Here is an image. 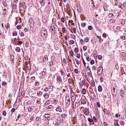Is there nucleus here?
<instances>
[{
  "instance_id": "f257e3e1",
  "label": "nucleus",
  "mask_w": 126,
  "mask_h": 126,
  "mask_svg": "<svg viewBox=\"0 0 126 126\" xmlns=\"http://www.w3.org/2000/svg\"><path fill=\"white\" fill-rule=\"evenodd\" d=\"M41 33L42 36H44V35H47V30L44 28H42L41 31Z\"/></svg>"
},
{
  "instance_id": "f03ea898",
  "label": "nucleus",
  "mask_w": 126,
  "mask_h": 126,
  "mask_svg": "<svg viewBox=\"0 0 126 126\" xmlns=\"http://www.w3.org/2000/svg\"><path fill=\"white\" fill-rule=\"evenodd\" d=\"M71 91L72 92H71L70 94L71 100L72 102H74L76 100V96L75 95L74 92L72 90Z\"/></svg>"
},
{
  "instance_id": "7ed1b4c3",
  "label": "nucleus",
  "mask_w": 126,
  "mask_h": 126,
  "mask_svg": "<svg viewBox=\"0 0 126 126\" xmlns=\"http://www.w3.org/2000/svg\"><path fill=\"white\" fill-rule=\"evenodd\" d=\"M21 6L22 8V9L24 10V12H25V9H26V5L25 3V2H23L21 3L19 5V8L21 7Z\"/></svg>"
},
{
  "instance_id": "20e7f679",
  "label": "nucleus",
  "mask_w": 126,
  "mask_h": 126,
  "mask_svg": "<svg viewBox=\"0 0 126 126\" xmlns=\"http://www.w3.org/2000/svg\"><path fill=\"white\" fill-rule=\"evenodd\" d=\"M103 71L102 67H99L98 69L97 74L99 76L101 75Z\"/></svg>"
},
{
  "instance_id": "39448f33",
  "label": "nucleus",
  "mask_w": 126,
  "mask_h": 126,
  "mask_svg": "<svg viewBox=\"0 0 126 126\" xmlns=\"http://www.w3.org/2000/svg\"><path fill=\"white\" fill-rule=\"evenodd\" d=\"M50 31H51L52 34H55V30L54 29V27L53 26L51 25L50 29Z\"/></svg>"
},
{
  "instance_id": "423d86ee",
  "label": "nucleus",
  "mask_w": 126,
  "mask_h": 126,
  "mask_svg": "<svg viewBox=\"0 0 126 126\" xmlns=\"http://www.w3.org/2000/svg\"><path fill=\"white\" fill-rule=\"evenodd\" d=\"M112 94L113 96L115 97L117 94V92L115 91V89L113 88L112 89Z\"/></svg>"
},
{
  "instance_id": "0eeeda50",
  "label": "nucleus",
  "mask_w": 126,
  "mask_h": 126,
  "mask_svg": "<svg viewBox=\"0 0 126 126\" xmlns=\"http://www.w3.org/2000/svg\"><path fill=\"white\" fill-rule=\"evenodd\" d=\"M45 118H46L45 119V121H49L50 119L49 115V114H46L44 115Z\"/></svg>"
},
{
  "instance_id": "6e6552de",
  "label": "nucleus",
  "mask_w": 126,
  "mask_h": 126,
  "mask_svg": "<svg viewBox=\"0 0 126 126\" xmlns=\"http://www.w3.org/2000/svg\"><path fill=\"white\" fill-rule=\"evenodd\" d=\"M65 101L66 102V107H68L69 106L70 104V100L69 98H68V99L67 100H66Z\"/></svg>"
},
{
  "instance_id": "1a4fd4ad",
  "label": "nucleus",
  "mask_w": 126,
  "mask_h": 126,
  "mask_svg": "<svg viewBox=\"0 0 126 126\" xmlns=\"http://www.w3.org/2000/svg\"><path fill=\"white\" fill-rule=\"evenodd\" d=\"M57 80L59 82L61 83H62V82L61 77L59 76L57 77Z\"/></svg>"
},
{
  "instance_id": "9d476101",
  "label": "nucleus",
  "mask_w": 126,
  "mask_h": 126,
  "mask_svg": "<svg viewBox=\"0 0 126 126\" xmlns=\"http://www.w3.org/2000/svg\"><path fill=\"white\" fill-rule=\"evenodd\" d=\"M1 2L2 3L3 5L4 6L6 7H7V4L6 3V0H0Z\"/></svg>"
},
{
  "instance_id": "9b49d317",
  "label": "nucleus",
  "mask_w": 126,
  "mask_h": 126,
  "mask_svg": "<svg viewBox=\"0 0 126 126\" xmlns=\"http://www.w3.org/2000/svg\"><path fill=\"white\" fill-rule=\"evenodd\" d=\"M48 60V57L47 55H45L43 60V62L44 63H45Z\"/></svg>"
},
{
  "instance_id": "f8f14e48",
  "label": "nucleus",
  "mask_w": 126,
  "mask_h": 126,
  "mask_svg": "<svg viewBox=\"0 0 126 126\" xmlns=\"http://www.w3.org/2000/svg\"><path fill=\"white\" fill-rule=\"evenodd\" d=\"M83 112L84 113L85 115H87L89 113V110L88 109H85L84 110Z\"/></svg>"
},
{
  "instance_id": "ddd939ff",
  "label": "nucleus",
  "mask_w": 126,
  "mask_h": 126,
  "mask_svg": "<svg viewBox=\"0 0 126 126\" xmlns=\"http://www.w3.org/2000/svg\"><path fill=\"white\" fill-rule=\"evenodd\" d=\"M120 94L121 96L124 97V92L122 90H121L120 92Z\"/></svg>"
},
{
  "instance_id": "4468645a",
  "label": "nucleus",
  "mask_w": 126,
  "mask_h": 126,
  "mask_svg": "<svg viewBox=\"0 0 126 126\" xmlns=\"http://www.w3.org/2000/svg\"><path fill=\"white\" fill-rule=\"evenodd\" d=\"M10 57L11 60L12 61V63H13V62L14 61V56L12 55H11Z\"/></svg>"
},
{
  "instance_id": "2eb2a0df",
  "label": "nucleus",
  "mask_w": 126,
  "mask_h": 126,
  "mask_svg": "<svg viewBox=\"0 0 126 126\" xmlns=\"http://www.w3.org/2000/svg\"><path fill=\"white\" fill-rule=\"evenodd\" d=\"M56 111H59L60 112H61L62 111L61 109V108L59 106L56 109Z\"/></svg>"
},
{
  "instance_id": "dca6fc26",
  "label": "nucleus",
  "mask_w": 126,
  "mask_h": 126,
  "mask_svg": "<svg viewBox=\"0 0 126 126\" xmlns=\"http://www.w3.org/2000/svg\"><path fill=\"white\" fill-rule=\"evenodd\" d=\"M102 90V86L101 85H99L98 86V91L99 92H101Z\"/></svg>"
},
{
  "instance_id": "f3484780",
  "label": "nucleus",
  "mask_w": 126,
  "mask_h": 126,
  "mask_svg": "<svg viewBox=\"0 0 126 126\" xmlns=\"http://www.w3.org/2000/svg\"><path fill=\"white\" fill-rule=\"evenodd\" d=\"M34 108L32 107H30L28 108V111L30 112L33 110Z\"/></svg>"
},
{
  "instance_id": "a211bd4d",
  "label": "nucleus",
  "mask_w": 126,
  "mask_h": 126,
  "mask_svg": "<svg viewBox=\"0 0 126 126\" xmlns=\"http://www.w3.org/2000/svg\"><path fill=\"white\" fill-rule=\"evenodd\" d=\"M92 80H91L92 86L94 87L95 86V84L94 82V79L93 77L92 78Z\"/></svg>"
},
{
  "instance_id": "6ab92c4d",
  "label": "nucleus",
  "mask_w": 126,
  "mask_h": 126,
  "mask_svg": "<svg viewBox=\"0 0 126 126\" xmlns=\"http://www.w3.org/2000/svg\"><path fill=\"white\" fill-rule=\"evenodd\" d=\"M45 1L44 0H41L40 3L42 6H44L45 5Z\"/></svg>"
},
{
  "instance_id": "aec40b11",
  "label": "nucleus",
  "mask_w": 126,
  "mask_h": 126,
  "mask_svg": "<svg viewBox=\"0 0 126 126\" xmlns=\"http://www.w3.org/2000/svg\"><path fill=\"white\" fill-rule=\"evenodd\" d=\"M51 101L52 103L54 104L58 102V101L56 99H54L53 100H52Z\"/></svg>"
},
{
  "instance_id": "412c9836",
  "label": "nucleus",
  "mask_w": 126,
  "mask_h": 126,
  "mask_svg": "<svg viewBox=\"0 0 126 126\" xmlns=\"http://www.w3.org/2000/svg\"><path fill=\"white\" fill-rule=\"evenodd\" d=\"M53 107V106L51 105H50L48 107H46L45 108L46 110H48L52 109Z\"/></svg>"
},
{
  "instance_id": "4be33fe9",
  "label": "nucleus",
  "mask_w": 126,
  "mask_h": 126,
  "mask_svg": "<svg viewBox=\"0 0 126 126\" xmlns=\"http://www.w3.org/2000/svg\"><path fill=\"white\" fill-rule=\"evenodd\" d=\"M57 120L59 121L60 123H61L63 122V120L62 119H61L60 118H58L57 119Z\"/></svg>"
},
{
  "instance_id": "5701e85b",
  "label": "nucleus",
  "mask_w": 126,
  "mask_h": 126,
  "mask_svg": "<svg viewBox=\"0 0 126 126\" xmlns=\"http://www.w3.org/2000/svg\"><path fill=\"white\" fill-rule=\"evenodd\" d=\"M43 71H42L40 73V74L41 75H45L46 74V72L44 71V69H43Z\"/></svg>"
},
{
  "instance_id": "b1692460",
  "label": "nucleus",
  "mask_w": 126,
  "mask_h": 126,
  "mask_svg": "<svg viewBox=\"0 0 126 126\" xmlns=\"http://www.w3.org/2000/svg\"><path fill=\"white\" fill-rule=\"evenodd\" d=\"M82 94H86V91L85 89H82Z\"/></svg>"
},
{
  "instance_id": "393cba45",
  "label": "nucleus",
  "mask_w": 126,
  "mask_h": 126,
  "mask_svg": "<svg viewBox=\"0 0 126 126\" xmlns=\"http://www.w3.org/2000/svg\"><path fill=\"white\" fill-rule=\"evenodd\" d=\"M54 61H51L49 63V66L51 67H52V66L54 65L53 63Z\"/></svg>"
},
{
  "instance_id": "a878e982",
  "label": "nucleus",
  "mask_w": 126,
  "mask_h": 126,
  "mask_svg": "<svg viewBox=\"0 0 126 126\" xmlns=\"http://www.w3.org/2000/svg\"><path fill=\"white\" fill-rule=\"evenodd\" d=\"M16 52H19L20 51V48L18 47H17L16 48Z\"/></svg>"
},
{
  "instance_id": "bb28decb",
  "label": "nucleus",
  "mask_w": 126,
  "mask_h": 126,
  "mask_svg": "<svg viewBox=\"0 0 126 126\" xmlns=\"http://www.w3.org/2000/svg\"><path fill=\"white\" fill-rule=\"evenodd\" d=\"M88 74L89 76L90 77H92V78L93 77L92 74L91 72V71H90L89 72H88Z\"/></svg>"
},
{
  "instance_id": "cd10ccee",
  "label": "nucleus",
  "mask_w": 126,
  "mask_h": 126,
  "mask_svg": "<svg viewBox=\"0 0 126 126\" xmlns=\"http://www.w3.org/2000/svg\"><path fill=\"white\" fill-rule=\"evenodd\" d=\"M6 9H3V12L2 13V14L4 15H6Z\"/></svg>"
},
{
  "instance_id": "c85d7f7f",
  "label": "nucleus",
  "mask_w": 126,
  "mask_h": 126,
  "mask_svg": "<svg viewBox=\"0 0 126 126\" xmlns=\"http://www.w3.org/2000/svg\"><path fill=\"white\" fill-rule=\"evenodd\" d=\"M119 123L120 125L122 126H124L125 124V123L123 121H120L119 122Z\"/></svg>"
},
{
  "instance_id": "c756f323",
  "label": "nucleus",
  "mask_w": 126,
  "mask_h": 126,
  "mask_svg": "<svg viewBox=\"0 0 126 126\" xmlns=\"http://www.w3.org/2000/svg\"><path fill=\"white\" fill-rule=\"evenodd\" d=\"M115 20L113 19H111L110 20V23H112L114 22Z\"/></svg>"
},
{
  "instance_id": "7c9ffc66",
  "label": "nucleus",
  "mask_w": 126,
  "mask_h": 126,
  "mask_svg": "<svg viewBox=\"0 0 126 126\" xmlns=\"http://www.w3.org/2000/svg\"><path fill=\"white\" fill-rule=\"evenodd\" d=\"M44 97L45 98H47L48 97V95L47 93H46L44 95Z\"/></svg>"
},
{
  "instance_id": "2f4dec72",
  "label": "nucleus",
  "mask_w": 126,
  "mask_h": 126,
  "mask_svg": "<svg viewBox=\"0 0 126 126\" xmlns=\"http://www.w3.org/2000/svg\"><path fill=\"white\" fill-rule=\"evenodd\" d=\"M49 103V100H48L44 104L45 106H47L48 104Z\"/></svg>"
},
{
  "instance_id": "473e14b6",
  "label": "nucleus",
  "mask_w": 126,
  "mask_h": 126,
  "mask_svg": "<svg viewBox=\"0 0 126 126\" xmlns=\"http://www.w3.org/2000/svg\"><path fill=\"white\" fill-rule=\"evenodd\" d=\"M70 55L71 56H73L74 52L72 50L71 51L69 52Z\"/></svg>"
},
{
  "instance_id": "72a5a7b5",
  "label": "nucleus",
  "mask_w": 126,
  "mask_h": 126,
  "mask_svg": "<svg viewBox=\"0 0 126 126\" xmlns=\"http://www.w3.org/2000/svg\"><path fill=\"white\" fill-rule=\"evenodd\" d=\"M17 34V32L15 31H14L13 32V36H16Z\"/></svg>"
},
{
  "instance_id": "f704fd0d",
  "label": "nucleus",
  "mask_w": 126,
  "mask_h": 126,
  "mask_svg": "<svg viewBox=\"0 0 126 126\" xmlns=\"http://www.w3.org/2000/svg\"><path fill=\"white\" fill-rule=\"evenodd\" d=\"M74 51L76 53H77L79 52L78 48L77 47H76L74 49Z\"/></svg>"
},
{
  "instance_id": "c9c22d12",
  "label": "nucleus",
  "mask_w": 126,
  "mask_h": 126,
  "mask_svg": "<svg viewBox=\"0 0 126 126\" xmlns=\"http://www.w3.org/2000/svg\"><path fill=\"white\" fill-rule=\"evenodd\" d=\"M56 19H55V18H53L52 19V23H53V24H54V23H55V22H56Z\"/></svg>"
},
{
  "instance_id": "e433bc0d",
  "label": "nucleus",
  "mask_w": 126,
  "mask_h": 126,
  "mask_svg": "<svg viewBox=\"0 0 126 126\" xmlns=\"http://www.w3.org/2000/svg\"><path fill=\"white\" fill-rule=\"evenodd\" d=\"M93 29L92 26L90 25L88 27V29L89 30H91Z\"/></svg>"
},
{
  "instance_id": "4c0bfd02",
  "label": "nucleus",
  "mask_w": 126,
  "mask_h": 126,
  "mask_svg": "<svg viewBox=\"0 0 126 126\" xmlns=\"http://www.w3.org/2000/svg\"><path fill=\"white\" fill-rule=\"evenodd\" d=\"M33 19L32 18V17L30 18L29 19V21L30 22V23H32V22Z\"/></svg>"
},
{
  "instance_id": "58836bf2",
  "label": "nucleus",
  "mask_w": 126,
  "mask_h": 126,
  "mask_svg": "<svg viewBox=\"0 0 126 126\" xmlns=\"http://www.w3.org/2000/svg\"><path fill=\"white\" fill-rule=\"evenodd\" d=\"M84 40L85 42H87L89 40V38L87 37L85 38H84Z\"/></svg>"
},
{
  "instance_id": "ea45409f",
  "label": "nucleus",
  "mask_w": 126,
  "mask_h": 126,
  "mask_svg": "<svg viewBox=\"0 0 126 126\" xmlns=\"http://www.w3.org/2000/svg\"><path fill=\"white\" fill-rule=\"evenodd\" d=\"M121 24H123V25L125 23V21L124 20L122 19L121 21Z\"/></svg>"
},
{
  "instance_id": "a19ab883",
  "label": "nucleus",
  "mask_w": 126,
  "mask_h": 126,
  "mask_svg": "<svg viewBox=\"0 0 126 126\" xmlns=\"http://www.w3.org/2000/svg\"><path fill=\"white\" fill-rule=\"evenodd\" d=\"M82 72L83 73V74L84 76H85V75H86V74L85 72V70L83 69L82 70Z\"/></svg>"
},
{
  "instance_id": "79ce46f5",
  "label": "nucleus",
  "mask_w": 126,
  "mask_h": 126,
  "mask_svg": "<svg viewBox=\"0 0 126 126\" xmlns=\"http://www.w3.org/2000/svg\"><path fill=\"white\" fill-rule=\"evenodd\" d=\"M6 83L5 81H3L2 83V85L4 86H5Z\"/></svg>"
},
{
  "instance_id": "37998d69",
  "label": "nucleus",
  "mask_w": 126,
  "mask_h": 126,
  "mask_svg": "<svg viewBox=\"0 0 126 126\" xmlns=\"http://www.w3.org/2000/svg\"><path fill=\"white\" fill-rule=\"evenodd\" d=\"M21 26L20 25H18L16 26V28L17 29L19 30L21 29Z\"/></svg>"
},
{
  "instance_id": "c03bdc74",
  "label": "nucleus",
  "mask_w": 126,
  "mask_h": 126,
  "mask_svg": "<svg viewBox=\"0 0 126 126\" xmlns=\"http://www.w3.org/2000/svg\"><path fill=\"white\" fill-rule=\"evenodd\" d=\"M86 23H82L81 24V25L82 27H85V25H86Z\"/></svg>"
},
{
  "instance_id": "a18cd8bd",
  "label": "nucleus",
  "mask_w": 126,
  "mask_h": 126,
  "mask_svg": "<svg viewBox=\"0 0 126 126\" xmlns=\"http://www.w3.org/2000/svg\"><path fill=\"white\" fill-rule=\"evenodd\" d=\"M55 59V56H52L51 57V61H54Z\"/></svg>"
},
{
  "instance_id": "49530a36",
  "label": "nucleus",
  "mask_w": 126,
  "mask_h": 126,
  "mask_svg": "<svg viewBox=\"0 0 126 126\" xmlns=\"http://www.w3.org/2000/svg\"><path fill=\"white\" fill-rule=\"evenodd\" d=\"M94 61L93 60H91V61L90 62V63L91 64L93 65V64H94Z\"/></svg>"
},
{
  "instance_id": "de8ad7c7",
  "label": "nucleus",
  "mask_w": 126,
  "mask_h": 126,
  "mask_svg": "<svg viewBox=\"0 0 126 126\" xmlns=\"http://www.w3.org/2000/svg\"><path fill=\"white\" fill-rule=\"evenodd\" d=\"M82 84L84 85L85 86L86 85V83H85V81L84 80H83L82 81Z\"/></svg>"
},
{
  "instance_id": "09e8293b",
  "label": "nucleus",
  "mask_w": 126,
  "mask_h": 126,
  "mask_svg": "<svg viewBox=\"0 0 126 126\" xmlns=\"http://www.w3.org/2000/svg\"><path fill=\"white\" fill-rule=\"evenodd\" d=\"M88 121L90 123L92 122L93 121V120L92 119L90 118H88Z\"/></svg>"
},
{
  "instance_id": "8fccbe9b",
  "label": "nucleus",
  "mask_w": 126,
  "mask_h": 126,
  "mask_svg": "<svg viewBox=\"0 0 126 126\" xmlns=\"http://www.w3.org/2000/svg\"><path fill=\"white\" fill-rule=\"evenodd\" d=\"M2 114L4 116H5L6 114V112L5 110L3 111Z\"/></svg>"
},
{
  "instance_id": "3c124183",
  "label": "nucleus",
  "mask_w": 126,
  "mask_h": 126,
  "mask_svg": "<svg viewBox=\"0 0 126 126\" xmlns=\"http://www.w3.org/2000/svg\"><path fill=\"white\" fill-rule=\"evenodd\" d=\"M120 114L119 113L116 114L115 115V117L116 118H117L118 117H120Z\"/></svg>"
},
{
  "instance_id": "603ef678",
  "label": "nucleus",
  "mask_w": 126,
  "mask_h": 126,
  "mask_svg": "<svg viewBox=\"0 0 126 126\" xmlns=\"http://www.w3.org/2000/svg\"><path fill=\"white\" fill-rule=\"evenodd\" d=\"M93 118L95 122H97V120L96 119V117L95 116H94L93 117Z\"/></svg>"
},
{
  "instance_id": "864d4df0",
  "label": "nucleus",
  "mask_w": 126,
  "mask_h": 126,
  "mask_svg": "<svg viewBox=\"0 0 126 126\" xmlns=\"http://www.w3.org/2000/svg\"><path fill=\"white\" fill-rule=\"evenodd\" d=\"M86 60L87 61H89L91 59L89 58V57L88 56L86 57Z\"/></svg>"
},
{
  "instance_id": "5fc2aeb1",
  "label": "nucleus",
  "mask_w": 126,
  "mask_h": 126,
  "mask_svg": "<svg viewBox=\"0 0 126 126\" xmlns=\"http://www.w3.org/2000/svg\"><path fill=\"white\" fill-rule=\"evenodd\" d=\"M87 47L86 46H84L83 47V49L84 51H85L87 49Z\"/></svg>"
},
{
  "instance_id": "6e6d98bb",
  "label": "nucleus",
  "mask_w": 126,
  "mask_h": 126,
  "mask_svg": "<svg viewBox=\"0 0 126 126\" xmlns=\"http://www.w3.org/2000/svg\"><path fill=\"white\" fill-rule=\"evenodd\" d=\"M92 69L93 70H94L96 69V67L95 66H93L92 67Z\"/></svg>"
},
{
  "instance_id": "4d7b16f0",
  "label": "nucleus",
  "mask_w": 126,
  "mask_h": 126,
  "mask_svg": "<svg viewBox=\"0 0 126 126\" xmlns=\"http://www.w3.org/2000/svg\"><path fill=\"white\" fill-rule=\"evenodd\" d=\"M29 46V43L28 42H26L25 43V46L26 47H28Z\"/></svg>"
},
{
  "instance_id": "13d9d810",
  "label": "nucleus",
  "mask_w": 126,
  "mask_h": 126,
  "mask_svg": "<svg viewBox=\"0 0 126 126\" xmlns=\"http://www.w3.org/2000/svg\"><path fill=\"white\" fill-rule=\"evenodd\" d=\"M68 82L70 84H71V83H72L71 80L70 78H69L68 79Z\"/></svg>"
},
{
  "instance_id": "bf43d9fd",
  "label": "nucleus",
  "mask_w": 126,
  "mask_h": 126,
  "mask_svg": "<svg viewBox=\"0 0 126 126\" xmlns=\"http://www.w3.org/2000/svg\"><path fill=\"white\" fill-rule=\"evenodd\" d=\"M61 116L63 118H65V116L66 115L64 114H63L61 115Z\"/></svg>"
},
{
  "instance_id": "052dcab7",
  "label": "nucleus",
  "mask_w": 126,
  "mask_h": 126,
  "mask_svg": "<svg viewBox=\"0 0 126 126\" xmlns=\"http://www.w3.org/2000/svg\"><path fill=\"white\" fill-rule=\"evenodd\" d=\"M16 44H17L16 45H18V44L20 45V44H22V41H20L18 42H17L16 43Z\"/></svg>"
},
{
  "instance_id": "680f3d73",
  "label": "nucleus",
  "mask_w": 126,
  "mask_h": 126,
  "mask_svg": "<svg viewBox=\"0 0 126 126\" xmlns=\"http://www.w3.org/2000/svg\"><path fill=\"white\" fill-rule=\"evenodd\" d=\"M70 42L71 43V44L70 43V44H73L74 43V42L73 40H71L70 41Z\"/></svg>"
},
{
  "instance_id": "e2e57ef3",
  "label": "nucleus",
  "mask_w": 126,
  "mask_h": 126,
  "mask_svg": "<svg viewBox=\"0 0 126 126\" xmlns=\"http://www.w3.org/2000/svg\"><path fill=\"white\" fill-rule=\"evenodd\" d=\"M102 58V57L100 55H99L98 56V59L100 60Z\"/></svg>"
},
{
  "instance_id": "0e129e2a",
  "label": "nucleus",
  "mask_w": 126,
  "mask_h": 126,
  "mask_svg": "<svg viewBox=\"0 0 126 126\" xmlns=\"http://www.w3.org/2000/svg\"><path fill=\"white\" fill-rule=\"evenodd\" d=\"M39 85V83L37 82H35V86H38Z\"/></svg>"
},
{
  "instance_id": "69168bd1",
  "label": "nucleus",
  "mask_w": 126,
  "mask_h": 126,
  "mask_svg": "<svg viewBox=\"0 0 126 126\" xmlns=\"http://www.w3.org/2000/svg\"><path fill=\"white\" fill-rule=\"evenodd\" d=\"M42 93H43L42 92H38L37 93V94L38 95L39 94L41 95L42 94Z\"/></svg>"
},
{
  "instance_id": "338daca9",
  "label": "nucleus",
  "mask_w": 126,
  "mask_h": 126,
  "mask_svg": "<svg viewBox=\"0 0 126 126\" xmlns=\"http://www.w3.org/2000/svg\"><path fill=\"white\" fill-rule=\"evenodd\" d=\"M103 37L104 38H105L106 37L107 34L106 33H103L102 35Z\"/></svg>"
},
{
  "instance_id": "774afa93",
  "label": "nucleus",
  "mask_w": 126,
  "mask_h": 126,
  "mask_svg": "<svg viewBox=\"0 0 126 126\" xmlns=\"http://www.w3.org/2000/svg\"><path fill=\"white\" fill-rule=\"evenodd\" d=\"M123 6L124 7L126 8V2L124 3H123Z\"/></svg>"
}]
</instances>
